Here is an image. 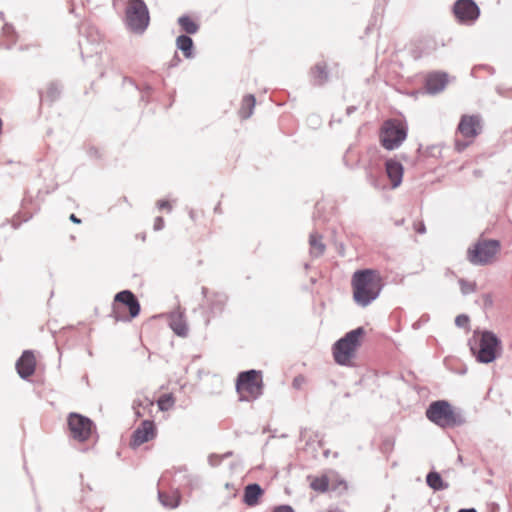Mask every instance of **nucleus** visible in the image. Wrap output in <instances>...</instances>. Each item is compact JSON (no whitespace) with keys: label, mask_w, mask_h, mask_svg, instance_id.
<instances>
[{"label":"nucleus","mask_w":512,"mask_h":512,"mask_svg":"<svg viewBox=\"0 0 512 512\" xmlns=\"http://www.w3.org/2000/svg\"><path fill=\"white\" fill-rule=\"evenodd\" d=\"M140 311V303L130 290L120 291L114 296L111 317L115 322L131 321Z\"/></svg>","instance_id":"nucleus-3"},{"label":"nucleus","mask_w":512,"mask_h":512,"mask_svg":"<svg viewBox=\"0 0 512 512\" xmlns=\"http://www.w3.org/2000/svg\"><path fill=\"white\" fill-rule=\"evenodd\" d=\"M156 436V427L153 421L145 420L134 431L130 445L132 447H139L140 445L154 439Z\"/></svg>","instance_id":"nucleus-13"},{"label":"nucleus","mask_w":512,"mask_h":512,"mask_svg":"<svg viewBox=\"0 0 512 512\" xmlns=\"http://www.w3.org/2000/svg\"><path fill=\"white\" fill-rule=\"evenodd\" d=\"M382 287V277L375 269L357 270L352 275L353 300L362 307H366L376 300Z\"/></svg>","instance_id":"nucleus-1"},{"label":"nucleus","mask_w":512,"mask_h":512,"mask_svg":"<svg viewBox=\"0 0 512 512\" xmlns=\"http://www.w3.org/2000/svg\"><path fill=\"white\" fill-rule=\"evenodd\" d=\"M415 229L418 233H424L425 232V226L423 223L415 224Z\"/></svg>","instance_id":"nucleus-37"},{"label":"nucleus","mask_w":512,"mask_h":512,"mask_svg":"<svg viewBox=\"0 0 512 512\" xmlns=\"http://www.w3.org/2000/svg\"><path fill=\"white\" fill-rule=\"evenodd\" d=\"M203 293L207 300L211 313L213 315L222 313L227 302V297L222 293L209 291L207 288L203 289Z\"/></svg>","instance_id":"nucleus-15"},{"label":"nucleus","mask_w":512,"mask_h":512,"mask_svg":"<svg viewBox=\"0 0 512 512\" xmlns=\"http://www.w3.org/2000/svg\"><path fill=\"white\" fill-rule=\"evenodd\" d=\"M455 323L459 327H467L469 323V318L466 315H459L456 317Z\"/></svg>","instance_id":"nucleus-32"},{"label":"nucleus","mask_w":512,"mask_h":512,"mask_svg":"<svg viewBox=\"0 0 512 512\" xmlns=\"http://www.w3.org/2000/svg\"><path fill=\"white\" fill-rule=\"evenodd\" d=\"M312 251L316 255H320L325 250V245L322 242V237L318 234H311L309 239Z\"/></svg>","instance_id":"nucleus-27"},{"label":"nucleus","mask_w":512,"mask_h":512,"mask_svg":"<svg viewBox=\"0 0 512 512\" xmlns=\"http://www.w3.org/2000/svg\"><path fill=\"white\" fill-rule=\"evenodd\" d=\"M311 75H312V79L316 85L324 84L328 79L326 63H324V62L317 63L311 69Z\"/></svg>","instance_id":"nucleus-20"},{"label":"nucleus","mask_w":512,"mask_h":512,"mask_svg":"<svg viewBox=\"0 0 512 512\" xmlns=\"http://www.w3.org/2000/svg\"><path fill=\"white\" fill-rule=\"evenodd\" d=\"M255 103L256 100L253 95H246L242 100L241 107L239 109V116L242 119L249 118L253 113Z\"/></svg>","instance_id":"nucleus-21"},{"label":"nucleus","mask_w":512,"mask_h":512,"mask_svg":"<svg viewBox=\"0 0 512 512\" xmlns=\"http://www.w3.org/2000/svg\"><path fill=\"white\" fill-rule=\"evenodd\" d=\"M163 224H164L163 218L157 217L156 221H155V228L160 229V228H162Z\"/></svg>","instance_id":"nucleus-36"},{"label":"nucleus","mask_w":512,"mask_h":512,"mask_svg":"<svg viewBox=\"0 0 512 512\" xmlns=\"http://www.w3.org/2000/svg\"><path fill=\"white\" fill-rule=\"evenodd\" d=\"M426 417L442 428L454 427L463 422L460 413L445 400L432 402L426 410Z\"/></svg>","instance_id":"nucleus-5"},{"label":"nucleus","mask_w":512,"mask_h":512,"mask_svg":"<svg viewBox=\"0 0 512 512\" xmlns=\"http://www.w3.org/2000/svg\"><path fill=\"white\" fill-rule=\"evenodd\" d=\"M308 480L310 488L317 493H325L329 490L330 476L328 474L309 476Z\"/></svg>","instance_id":"nucleus-19"},{"label":"nucleus","mask_w":512,"mask_h":512,"mask_svg":"<svg viewBox=\"0 0 512 512\" xmlns=\"http://www.w3.org/2000/svg\"><path fill=\"white\" fill-rule=\"evenodd\" d=\"M178 22L181 28L189 34H194L198 30V25L188 16L180 17Z\"/></svg>","instance_id":"nucleus-25"},{"label":"nucleus","mask_w":512,"mask_h":512,"mask_svg":"<svg viewBox=\"0 0 512 512\" xmlns=\"http://www.w3.org/2000/svg\"><path fill=\"white\" fill-rule=\"evenodd\" d=\"M427 484L434 490H442L447 488V485L443 483L442 478L437 472H430L426 478Z\"/></svg>","instance_id":"nucleus-24"},{"label":"nucleus","mask_w":512,"mask_h":512,"mask_svg":"<svg viewBox=\"0 0 512 512\" xmlns=\"http://www.w3.org/2000/svg\"><path fill=\"white\" fill-rule=\"evenodd\" d=\"M159 499H160L161 503L166 507L174 508L178 505V499L170 498L165 493H159Z\"/></svg>","instance_id":"nucleus-30"},{"label":"nucleus","mask_w":512,"mask_h":512,"mask_svg":"<svg viewBox=\"0 0 512 512\" xmlns=\"http://www.w3.org/2000/svg\"><path fill=\"white\" fill-rule=\"evenodd\" d=\"M459 512H476L475 509H461Z\"/></svg>","instance_id":"nucleus-41"},{"label":"nucleus","mask_w":512,"mask_h":512,"mask_svg":"<svg viewBox=\"0 0 512 512\" xmlns=\"http://www.w3.org/2000/svg\"><path fill=\"white\" fill-rule=\"evenodd\" d=\"M448 83L445 73H431L426 78V88L430 93H438L442 91Z\"/></svg>","instance_id":"nucleus-17"},{"label":"nucleus","mask_w":512,"mask_h":512,"mask_svg":"<svg viewBox=\"0 0 512 512\" xmlns=\"http://www.w3.org/2000/svg\"><path fill=\"white\" fill-rule=\"evenodd\" d=\"M330 476V486L329 490L333 491H346L348 489L347 482L341 479L338 475H329Z\"/></svg>","instance_id":"nucleus-28"},{"label":"nucleus","mask_w":512,"mask_h":512,"mask_svg":"<svg viewBox=\"0 0 512 512\" xmlns=\"http://www.w3.org/2000/svg\"><path fill=\"white\" fill-rule=\"evenodd\" d=\"M457 131L466 139V141H455L456 151L462 152L470 146L474 142L475 138L481 133V117L479 115H463L458 124Z\"/></svg>","instance_id":"nucleus-8"},{"label":"nucleus","mask_w":512,"mask_h":512,"mask_svg":"<svg viewBox=\"0 0 512 512\" xmlns=\"http://www.w3.org/2000/svg\"><path fill=\"white\" fill-rule=\"evenodd\" d=\"M305 383V377L304 376H297L293 380V386L297 389L301 388V386Z\"/></svg>","instance_id":"nucleus-33"},{"label":"nucleus","mask_w":512,"mask_h":512,"mask_svg":"<svg viewBox=\"0 0 512 512\" xmlns=\"http://www.w3.org/2000/svg\"><path fill=\"white\" fill-rule=\"evenodd\" d=\"M170 326L172 330L179 336H186L188 333V327L181 315L173 316L170 322Z\"/></svg>","instance_id":"nucleus-22"},{"label":"nucleus","mask_w":512,"mask_h":512,"mask_svg":"<svg viewBox=\"0 0 512 512\" xmlns=\"http://www.w3.org/2000/svg\"><path fill=\"white\" fill-rule=\"evenodd\" d=\"M407 123L399 119L386 120L379 132V141L386 150L399 148L407 138Z\"/></svg>","instance_id":"nucleus-6"},{"label":"nucleus","mask_w":512,"mask_h":512,"mask_svg":"<svg viewBox=\"0 0 512 512\" xmlns=\"http://www.w3.org/2000/svg\"><path fill=\"white\" fill-rule=\"evenodd\" d=\"M69 218H70V220H71L73 223H76V224L81 223V220H80L79 218H77L75 214H71Z\"/></svg>","instance_id":"nucleus-39"},{"label":"nucleus","mask_w":512,"mask_h":512,"mask_svg":"<svg viewBox=\"0 0 512 512\" xmlns=\"http://www.w3.org/2000/svg\"><path fill=\"white\" fill-rule=\"evenodd\" d=\"M175 399L171 393L163 394L157 400L158 407L161 411H168L174 406Z\"/></svg>","instance_id":"nucleus-26"},{"label":"nucleus","mask_w":512,"mask_h":512,"mask_svg":"<svg viewBox=\"0 0 512 512\" xmlns=\"http://www.w3.org/2000/svg\"><path fill=\"white\" fill-rule=\"evenodd\" d=\"M128 26L142 33L149 25L150 17L146 4L142 0H129L126 10Z\"/></svg>","instance_id":"nucleus-9"},{"label":"nucleus","mask_w":512,"mask_h":512,"mask_svg":"<svg viewBox=\"0 0 512 512\" xmlns=\"http://www.w3.org/2000/svg\"><path fill=\"white\" fill-rule=\"evenodd\" d=\"M501 243L495 239L479 238L467 250V259L474 265H488L496 261Z\"/></svg>","instance_id":"nucleus-4"},{"label":"nucleus","mask_w":512,"mask_h":512,"mask_svg":"<svg viewBox=\"0 0 512 512\" xmlns=\"http://www.w3.org/2000/svg\"><path fill=\"white\" fill-rule=\"evenodd\" d=\"M158 206H159L161 209H164V208H165V209H170V208H171V206H170V204H169V202H168V201H160V202L158 203Z\"/></svg>","instance_id":"nucleus-38"},{"label":"nucleus","mask_w":512,"mask_h":512,"mask_svg":"<svg viewBox=\"0 0 512 512\" xmlns=\"http://www.w3.org/2000/svg\"><path fill=\"white\" fill-rule=\"evenodd\" d=\"M136 405H137V407H135V413H136L137 416L141 417V416H143V414L141 413L139 408L140 407L152 408L154 406V401L149 399V398L144 397L143 400L138 399L136 401Z\"/></svg>","instance_id":"nucleus-29"},{"label":"nucleus","mask_w":512,"mask_h":512,"mask_svg":"<svg viewBox=\"0 0 512 512\" xmlns=\"http://www.w3.org/2000/svg\"><path fill=\"white\" fill-rule=\"evenodd\" d=\"M263 390L262 373L257 370L241 372L236 381V391L241 401L257 399Z\"/></svg>","instance_id":"nucleus-7"},{"label":"nucleus","mask_w":512,"mask_h":512,"mask_svg":"<svg viewBox=\"0 0 512 512\" xmlns=\"http://www.w3.org/2000/svg\"><path fill=\"white\" fill-rule=\"evenodd\" d=\"M454 14L460 22H473L479 16V8L472 0H458Z\"/></svg>","instance_id":"nucleus-12"},{"label":"nucleus","mask_w":512,"mask_h":512,"mask_svg":"<svg viewBox=\"0 0 512 512\" xmlns=\"http://www.w3.org/2000/svg\"><path fill=\"white\" fill-rule=\"evenodd\" d=\"M386 174L391 181L392 188L398 187L402 182L404 168L402 164L395 160L389 159L385 163Z\"/></svg>","instance_id":"nucleus-16"},{"label":"nucleus","mask_w":512,"mask_h":512,"mask_svg":"<svg viewBox=\"0 0 512 512\" xmlns=\"http://www.w3.org/2000/svg\"><path fill=\"white\" fill-rule=\"evenodd\" d=\"M460 286H461V291L464 294H468V293L474 292L476 290V283H474V282H467L465 280H460Z\"/></svg>","instance_id":"nucleus-31"},{"label":"nucleus","mask_w":512,"mask_h":512,"mask_svg":"<svg viewBox=\"0 0 512 512\" xmlns=\"http://www.w3.org/2000/svg\"><path fill=\"white\" fill-rule=\"evenodd\" d=\"M176 44L177 47L184 53L186 57L191 56L193 41L190 37L186 35H181L177 38Z\"/></svg>","instance_id":"nucleus-23"},{"label":"nucleus","mask_w":512,"mask_h":512,"mask_svg":"<svg viewBox=\"0 0 512 512\" xmlns=\"http://www.w3.org/2000/svg\"><path fill=\"white\" fill-rule=\"evenodd\" d=\"M214 211H215V213H219V214L222 213L220 202L215 206Z\"/></svg>","instance_id":"nucleus-40"},{"label":"nucleus","mask_w":512,"mask_h":512,"mask_svg":"<svg viewBox=\"0 0 512 512\" xmlns=\"http://www.w3.org/2000/svg\"><path fill=\"white\" fill-rule=\"evenodd\" d=\"M203 215V212L201 210H192L190 212V217L193 221H197L198 217L199 216H202Z\"/></svg>","instance_id":"nucleus-35"},{"label":"nucleus","mask_w":512,"mask_h":512,"mask_svg":"<svg viewBox=\"0 0 512 512\" xmlns=\"http://www.w3.org/2000/svg\"><path fill=\"white\" fill-rule=\"evenodd\" d=\"M16 369L20 377L28 378L32 376L36 369V356L34 352L26 350L16 362Z\"/></svg>","instance_id":"nucleus-14"},{"label":"nucleus","mask_w":512,"mask_h":512,"mask_svg":"<svg viewBox=\"0 0 512 512\" xmlns=\"http://www.w3.org/2000/svg\"><path fill=\"white\" fill-rule=\"evenodd\" d=\"M273 512H294V510L288 505H282L276 507Z\"/></svg>","instance_id":"nucleus-34"},{"label":"nucleus","mask_w":512,"mask_h":512,"mask_svg":"<svg viewBox=\"0 0 512 512\" xmlns=\"http://www.w3.org/2000/svg\"><path fill=\"white\" fill-rule=\"evenodd\" d=\"M263 494L264 491L258 484H249L244 489L243 502L250 507L256 506Z\"/></svg>","instance_id":"nucleus-18"},{"label":"nucleus","mask_w":512,"mask_h":512,"mask_svg":"<svg viewBox=\"0 0 512 512\" xmlns=\"http://www.w3.org/2000/svg\"><path fill=\"white\" fill-rule=\"evenodd\" d=\"M365 330L363 327H358L345 334L344 337L339 339L332 348L333 357L337 364L348 366L351 364L352 359L355 357L357 350L361 346Z\"/></svg>","instance_id":"nucleus-2"},{"label":"nucleus","mask_w":512,"mask_h":512,"mask_svg":"<svg viewBox=\"0 0 512 512\" xmlns=\"http://www.w3.org/2000/svg\"><path fill=\"white\" fill-rule=\"evenodd\" d=\"M68 429L71 437L78 442H86L90 439L93 430V422L78 413H70L67 418Z\"/></svg>","instance_id":"nucleus-11"},{"label":"nucleus","mask_w":512,"mask_h":512,"mask_svg":"<svg viewBox=\"0 0 512 512\" xmlns=\"http://www.w3.org/2000/svg\"><path fill=\"white\" fill-rule=\"evenodd\" d=\"M500 341L491 332H483L478 340V346L472 348L477 360L482 363L494 361L500 352Z\"/></svg>","instance_id":"nucleus-10"}]
</instances>
